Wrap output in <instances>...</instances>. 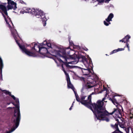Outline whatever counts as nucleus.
Here are the masks:
<instances>
[{
	"mask_svg": "<svg viewBox=\"0 0 133 133\" xmlns=\"http://www.w3.org/2000/svg\"><path fill=\"white\" fill-rule=\"evenodd\" d=\"M85 89H87L86 88L85 86L83 88L82 90V93L83 92ZM94 94V92H92L87 97L82 93L80 99L78 96V97L80 100L78 101L80 102L82 104L91 109L95 116V120H105L108 122L109 121L108 117L109 115H112L114 113L118 115L120 114L119 111L117 109L110 113H108L105 110V104H104V102H106L107 101H105V97L101 101H98L96 104H91V95Z\"/></svg>",
	"mask_w": 133,
	"mask_h": 133,
	"instance_id": "f257e3e1",
	"label": "nucleus"
},
{
	"mask_svg": "<svg viewBox=\"0 0 133 133\" xmlns=\"http://www.w3.org/2000/svg\"><path fill=\"white\" fill-rule=\"evenodd\" d=\"M8 5L6 6V3H2L0 4V9L2 11V14L4 18L5 22L8 25L10 29L11 34L14 37L15 40L19 46L20 48L21 49L23 52H24L29 56L34 57L36 56L35 52H31L27 50L24 46L20 45L18 42L17 38L19 37L17 31L14 28V26L11 22L10 18L8 15L7 11L10 9H15L17 8L16 3L11 0H7Z\"/></svg>",
	"mask_w": 133,
	"mask_h": 133,
	"instance_id": "f03ea898",
	"label": "nucleus"
},
{
	"mask_svg": "<svg viewBox=\"0 0 133 133\" xmlns=\"http://www.w3.org/2000/svg\"><path fill=\"white\" fill-rule=\"evenodd\" d=\"M82 60L81 64L83 68L78 67L79 70L83 75H89L87 80L86 78H83L86 88H89L94 87L97 84L98 77L96 75L92 74V68L90 60L86 59L85 56H82Z\"/></svg>",
	"mask_w": 133,
	"mask_h": 133,
	"instance_id": "7ed1b4c3",
	"label": "nucleus"
},
{
	"mask_svg": "<svg viewBox=\"0 0 133 133\" xmlns=\"http://www.w3.org/2000/svg\"><path fill=\"white\" fill-rule=\"evenodd\" d=\"M5 93L6 94H9L15 100L16 104L13 103L12 104L16 107L14 111V114L12 119V121L14 125H15V126L11 130L7 132L6 133H11L12 132L17 128L19 125V122L21 119V114L20 113L19 107V99L18 98H16V97L14 96L11 95V93L6 90H5Z\"/></svg>",
	"mask_w": 133,
	"mask_h": 133,
	"instance_id": "20e7f679",
	"label": "nucleus"
},
{
	"mask_svg": "<svg viewBox=\"0 0 133 133\" xmlns=\"http://www.w3.org/2000/svg\"><path fill=\"white\" fill-rule=\"evenodd\" d=\"M68 50V49L65 50L64 55L62 54V56H60L64 59L65 62H63L61 59L58 58V59L60 62L63 63L67 67L69 68L70 66L69 65V64H75L77 63L78 62L79 58H76L75 59H73V58L72 57V55L69 54V50L68 51H67Z\"/></svg>",
	"mask_w": 133,
	"mask_h": 133,
	"instance_id": "39448f33",
	"label": "nucleus"
},
{
	"mask_svg": "<svg viewBox=\"0 0 133 133\" xmlns=\"http://www.w3.org/2000/svg\"><path fill=\"white\" fill-rule=\"evenodd\" d=\"M42 46H44L45 47L47 46L49 48H51L50 50V52L52 53V55L55 56H62V54L64 55V53L65 51V50L63 48H61L59 49L58 48L55 47L54 49L52 47L51 44L50 43H48L46 41H44L41 44Z\"/></svg>",
	"mask_w": 133,
	"mask_h": 133,
	"instance_id": "423d86ee",
	"label": "nucleus"
},
{
	"mask_svg": "<svg viewBox=\"0 0 133 133\" xmlns=\"http://www.w3.org/2000/svg\"><path fill=\"white\" fill-rule=\"evenodd\" d=\"M62 70L64 72L66 76L68 88H71L73 90V91L75 93L76 100L77 101H79L80 100L78 97V95H77V93L75 91V89L74 88V87L73 85L71 84L70 82L69 75L66 72L65 70L63 68V64L62 65Z\"/></svg>",
	"mask_w": 133,
	"mask_h": 133,
	"instance_id": "0eeeda50",
	"label": "nucleus"
},
{
	"mask_svg": "<svg viewBox=\"0 0 133 133\" xmlns=\"http://www.w3.org/2000/svg\"><path fill=\"white\" fill-rule=\"evenodd\" d=\"M32 44L34 46L32 49H34L36 51H37L36 49H38V51L41 54L45 55L48 53V51L46 48L44 46H42L41 44L39 46L37 44L34 42L32 43Z\"/></svg>",
	"mask_w": 133,
	"mask_h": 133,
	"instance_id": "6e6552de",
	"label": "nucleus"
},
{
	"mask_svg": "<svg viewBox=\"0 0 133 133\" xmlns=\"http://www.w3.org/2000/svg\"><path fill=\"white\" fill-rule=\"evenodd\" d=\"M41 10L38 9H35L32 8L31 9L29 8H25L24 10V12L26 13H30L35 15L36 17L37 18H39V13L41 12Z\"/></svg>",
	"mask_w": 133,
	"mask_h": 133,
	"instance_id": "1a4fd4ad",
	"label": "nucleus"
},
{
	"mask_svg": "<svg viewBox=\"0 0 133 133\" xmlns=\"http://www.w3.org/2000/svg\"><path fill=\"white\" fill-rule=\"evenodd\" d=\"M114 16L113 14L112 13L110 14L108 16V18L105 19V20L107 22L105 21H104V25L107 26L110 24V22L112 21V19L114 17Z\"/></svg>",
	"mask_w": 133,
	"mask_h": 133,
	"instance_id": "9d476101",
	"label": "nucleus"
},
{
	"mask_svg": "<svg viewBox=\"0 0 133 133\" xmlns=\"http://www.w3.org/2000/svg\"><path fill=\"white\" fill-rule=\"evenodd\" d=\"M41 12L39 13V18H41V19L42 20L43 26H45L46 25V21H47V19L45 18L44 15L45 14L44 12L41 11Z\"/></svg>",
	"mask_w": 133,
	"mask_h": 133,
	"instance_id": "9b49d317",
	"label": "nucleus"
},
{
	"mask_svg": "<svg viewBox=\"0 0 133 133\" xmlns=\"http://www.w3.org/2000/svg\"><path fill=\"white\" fill-rule=\"evenodd\" d=\"M130 36L128 35H127L122 39L119 40V42H122L124 43H126L127 42H129V39L130 38Z\"/></svg>",
	"mask_w": 133,
	"mask_h": 133,
	"instance_id": "f8f14e48",
	"label": "nucleus"
},
{
	"mask_svg": "<svg viewBox=\"0 0 133 133\" xmlns=\"http://www.w3.org/2000/svg\"><path fill=\"white\" fill-rule=\"evenodd\" d=\"M114 97L112 98V99L111 98H109V99L112 102V103L115 104V103H117V101L116 99L114 98Z\"/></svg>",
	"mask_w": 133,
	"mask_h": 133,
	"instance_id": "ddd939ff",
	"label": "nucleus"
},
{
	"mask_svg": "<svg viewBox=\"0 0 133 133\" xmlns=\"http://www.w3.org/2000/svg\"><path fill=\"white\" fill-rule=\"evenodd\" d=\"M3 67V61L1 58L0 57V68L2 70V68Z\"/></svg>",
	"mask_w": 133,
	"mask_h": 133,
	"instance_id": "4468645a",
	"label": "nucleus"
},
{
	"mask_svg": "<svg viewBox=\"0 0 133 133\" xmlns=\"http://www.w3.org/2000/svg\"><path fill=\"white\" fill-rule=\"evenodd\" d=\"M119 125L120 127L123 129L124 130H125V131H127V130H128V129H126L125 127L123 125L119 124Z\"/></svg>",
	"mask_w": 133,
	"mask_h": 133,
	"instance_id": "2eb2a0df",
	"label": "nucleus"
},
{
	"mask_svg": "<svg viewBox=\"0 0 133 133\" xmlns=\"http://www.w3.org/2000/svg\"><path fill=\"white\" fill-rule=\"evenodd\" d=\"M115 127L116 129V130L118 131H119H119H120L119 130L118 128V124H115Z\"/></svg>",
	"mask_w": 133,
	"mask_h": 133,
	"instance_id": "dca6fc26",
	"label": "nucleus"
},
{
	"mask_svg": "<svg viewBox=\"0 0 133 133\" xmlns=\"http://www.w3.org/2000/svg\"><path fill=\"white\" fill-rule=\"evenodd\" d=\"M124 50V49L123 48H118V49H117V51H119L123 50Z\"/></svg>",
	"mask_w": 133,
	"mask_h": 133,
	"instance_id": "f3484780",
	"label": "nucleus"
},
{
	"mask_svg": "<svg viewBox=\"0 0 133 133\" xmlns=\"http://www.w3.org/2000/svg\"><path fill=\"white\" fill-rule=\"evenodd\" d=\"M116 52H117V50H113L112 52V54L115 53Z\"/></svg>",
	"mask_w": 133,
	"mask_h": 133,
	"instance_id": "a211bd4d",
	"label": "nucleus"
},
{
	"mask_svg": "<svg viewBox=\"0 0 133 133\" xmlns=\"http://www.w3.org/2000/svg\"><path fill=\"white\" fill-rule=\"evenodd\" d=\"M126 43V45L127 46V47L128 48H129V44L128 43V42H127Z\"/></svg>",
	"mask_w": 133,
	"mask_h": 133,
	"instance_id": "6ab92c4d",
	"label": "nucleus"
},
{
	"mask_svg": "<svg viewBox=\"0 0 133 133\" xmlns=\"http://www.w3.org/2000/svg\"><path fill=\"white\" fill-rule=\"evenodd\" d=\"M20 2L21 4H24L25 3L23 1H20Z\"/></svg>",
	"mask_w": 133,
	"mask_h": 133,
	"instance_id": "aec40b11",
	"label": "nucleus"
},
{
	"mask_svg": "<svg viewBox=\"0 0 133 133\" xmlns=\"http://www.w3.org/2000/svg\"><path fill=\"white\" fill-rule=\"evenodd\" d=\"M73 104H72L71 106V107L70 108H69V110H71L72 109V107H73Z\"/></svg>",
	"mask_w": 133,
	"mask_h": 133,
	"instance_id": "412c9836",
	"label": "nucleus"
},
{
	"mask_svg": "<svg viewBox=\"0 0 133 133\" xmlns=\"http://www.w3.org/2000/svg\"><path fill=\"white\" fill-rule=\"evenodd\" d=\"M106 94H105V96H107V95L108 94V93L107 92V91H106Z\"/></svg>",
	"mask_w": 133,
	"mask_h": 133,
	"instance_id": "4be33fe9",
	"label": "nucleus"
},
{
	"mask_svg": "<svg viewBox=\"0 0 133 133\" xmlns=\"http://www.w3.org/2000/svg\"><path fill=\"white\" fill-rule=\"evenodd\" d=\"M116 121L119 122V120L117 119H116Z\"/></svg>",
	"mask_w": 133,
	"mask_h": 133,
	"instance_id": "5701e85b",
	"label": "nucleus"
},
{
	"mask_svg": "<svg viewBox=\"0 0 133 133\" xmlns=\"http://www.w3.org/2000/svg\"><path fill=\"white\" fill-rule=\"evenodd\" d=\"M69 43H70V44H71V45H72V43H71L70 41H69Z\"/></svg>",
	"mask_w": 133,
	"mask_h": 133,
	"instance_id": "b1692460",
	"label": "nucleus"
},
{
	"mask_svg": "<svg viewBox=\"0 0 133 133\" xmlns=\"http://www.w3.org/2000/svg\"><path fill=\"white\" fill-rule=\"evenodd\" d=\"M112 133H116V131H115L113 132Z\"/></svg>",
	"mask_w": 133,
	"mask_h": 133,
	"instance_id": "393cba45",
	"label": "nucleus"
},
{
	"mask_svg": "<svg viewBox=\"0 0 133 133\" xmlns=\"http://www.w3.org/2000/svg\"><path fill=\"white\" fill-rule=\"evenodd\" d=\"M85 50H86V51H88V49H87H87H85Z\"/></svg>",
	"mask_w": 133,
	"mask_h": 133,
	"instance_id": "a878e982",
	"label": "nucleus"
},
{
	"mask_svg": "<svg viewBox=\"0 0 133 133\" xmlns=\"http://www.w3.org/2000/svg\"><path fill=\"white\" fill-rule=\"evenodd\" d=\"M74 102H75V101H73V102L72 104H73V105L74 104Z\"/></svg>",
	"mask_w": 133,
	"mask_h": 133,
	"instance_id": "bb28decb",
	"label": "nucleus"
},
{
	"mask_svg": "<svg viewBox=\"0 0 133 133\" xmlns=\"http://www.w3.org/2000/svg\"><path fill=\"white\" fill-rule=\"evenodd\" d=\"M128 50L129 51H130V49L129 48H128Z\"/></svg>",
	"mask_w": 133,
	"mask_h": 133,
	"instance_id": "cd10ccee",
	"label": "nucleus"
},
{
	"mask_svg": "<svg viewBox=\"0 0 133 133\" xmlns=\"http://www.w3.org/2000/svg\"><path fill=\"white\" fill-rule=\"evenodd\" d=\"M13 108H15V107H13Z\"/></svg>",
	"mask_w": 133,
	"mask_h": 133,
	"instance_id": "c85d7f7f",
	"label": "nucleus"
},
{
	"mask_svg": "<svg viewBox=\"0 0 133 133\" xmlns=\"http://www.w3.org/2000/svg\"><path fill=\"white\" fill-rule=\"evenodd\" d=\"M132 133H133V131H132Z\"/></svg>",
	"mask_w": 133,
	"mask_h": 133,
	"instance_id": "c756f323",
	"label": "nucleus"
}]
</instances>
